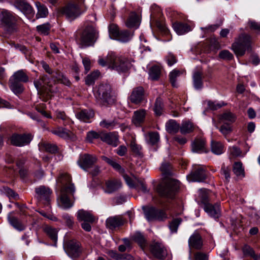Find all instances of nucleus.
<instances>
[{"label":"nucleus","instance_id":"f257e3e1","mask_svg":"<svg viewBox=\"0 0 260 260\" xmlns=\"http://www.w3.org/2000/svg\"><path fill=\"white\" fill-rule=\"evenodd\" d=\"M98 62L102 67L109 66L119 73L127 71L132 66L127 59L118 57L113 52L109 53L106 57H100Z\"/></svg>","mask_w":260,"mask_h":260},{"label":"nucleus","instance_id":"f03ea898","mask_svg":"<svg viewBox=\"0 0 260 260\" xmlns=\"http://www.w3.org/2000/svg\"><path fill=\"white\" fill-rule=\"evenodd\" d=\"M77 41L80 48L93 46L99 37V32L92 24H87L78 31Z\"/></svg>","mask_w":260,"mask_h":260},{"label":"nucleus","instance_id":"7ed1b4c3","mask_svg":"<svg viewBox=\"0 0 260 260\" xmlns=\"http://www.w3.org/2000/svg\"><path fill=\"white\" fill-rule=\"evenodd\" d=\"M84 1L85 0H75L74 3H69L60 8L58 10V13L64 15L67 19L74 20L86 10Z\"/></svg>","mask_w":260,"mask_h":260},{"label":"nucleus","instance_id":"20e7f679","mask_svg":"<svg viewBox=\"0 0 260 260\" xmlns=\"http://www.w3.org/2000/svg\"><path fill=\"white\" fill-rule=\"evenodd\" d=\"M154 189L160 195H175L181 192V183L177 180L170 179L157 184Z\"/></svg>","mask_w":260,"mask_h":260},{"label":"nucleus","instance_id":"39448f33","mask_svg":"<svg viewBox=\"0 0 260 260\" xmlns=\"http://www.w3.org/2000/svg\"><path fill=\"white\" fill-rule=\"evenodd\" d=\"M18 18L10 11L0 9V25L9 33L16 31L17 29Z\"/></svg>","mask_w":260,"mask_h":260},{"label":"nucleus","instance_id":"423d86ee","mask_svg":"<svg viewBox=\"0 0 260 260\" xmlns=\"http://www.w3.org/2000/svg\"><path fill=\"white\" fill-rule=\"evenodd\" d=\"M28 81V77L22 70H19L14 73L10 78L9 85L10 89L16 94L22 93L24 87L22 82L26 83Z\"/></svg>","mask_w":260,"mask_h":260},{"label":"nucleus","instance_id":"0eeeda50","mask_svg":"<svg viewBox=\"0 0 260 260\" xmlns=\"http://www.w3.org/2000/svg\"><path fill=\"white\" fill-rule=\"evenodd\" d=\"M251 37L245 34L240 35L233 43L231 49L237 57L244 55L246 50L250 49Z\"/></svg>","mask_w":260,"mask_h":260},{"label":"nucleus","instance_id":"6e6552de","mask_svg":"<svg viewBox=\"0 0 260 260\" xmlns=\"http://www.w3.org/2000/svg\"><path fill=\"white\" fill-rule=\"evenodd\" d=\"M111 86L109 84H101L98 88V103L104 106H108L114 103V99L111 95Z\"/></svg>","mask_w":260,"mask_h":260},{"label":"nucleus","instance_id":"1a4fd4ad","mask_svg":"<svg viewBox=\"0 0 260 260\" xmlns=\"http://www.w3.org/2000/svg\"><path fill=\"white\" fill-rule=\"evenodd\" d=\"M144 210L145 217L149 222L153 221H164L168 218L165 210L160 209L155 207L150 206Z\"/></svg>","mask_w":260,"mask_h":260},{"label":"nucleus","instance_id":"9d476101","mask_svg":"<svg viewBox=\"0 0 260 260\" xmlns=\"http://www.w3.org/2000/svg\"><path fill=\"white\" fill-rule=\"evenodd\" d=\"M198 204L203 205L204 211L211 217L218 218L220 215L219 206L220 204L217 203L214 205L209 203L208 196H200L198 199Z\"/></svg>","mask_w":260,"mask_h":260},{"label":"nucleus","instance_id":"9b49d317","mask_svg":"<svg viewBox=\"0 0 260 260\" xmlns=\"http://www.w3.org/2000/svg\"><path fill=\"white\" fill-rule=\"evenodd\" d=\"M32 137L30 134H13L9 138L11 144L17 147H22L29 144Z\"/></svg>","mask_w":260,"mask_h":260},{"label":"nucleus","instance_id":"f8f14e48","mask_svg":"<svg viewBox=\"0 0 260 260\" xmlns=\"http://www.w3.org/2000/svg\"><path fill=\"white\" fill-rule=\"evenodd\" d=\"M64 249L67 254L72 258L79 257L82 251L80 243L75 240L67 242Z\"/></svg>","mask_w":260,"mask_h":260},{"label":"nucleus","instance_id":"ddd939ff","mask_svg":"<svg viewBox=\"0 0 260 260\" xmlns=\"http://www.w3.org/2000/svg\"><path fill=\"white\" fill-rule=\"evenodd\" d=\"M96 161L97 158L95 155L85 153L80 155L77 163L84 171H88V170L92 168Z\"/></svg>","mask_w":260,"mask_h":260},{"label":"nucleus","instance_id":"4468645a","mask_svg":"<svg viewBox=\"0 0 260 260\" xmlns=\"http://www.w3.org/2000/svg\"><path fill=\"white\" fill-rule=\"evenodd\" d=\"M186 177L189 181H204L206 178V170L203 166H196Z\"/></svg>","mask_w":260,"mask_h":260},{"label":"nucleus","instance_id":"2eb2a0df","mask_svg":"<svg viewBox=\"0 0 260 260\" xmlns=\"http://www.w3.org/2000/svg\"><path fill=\"white\" fill-rule=\"evenodd\" d=\"M14 7L26 16H33L35 11L32 7L26 0H14Z\"/></svg>","mask_w":260,"mask_h":260},{"label":"nucleus","instance_id":"dca6fc26","mask_svg":"<svg viewBox=\"0 0 260 260\" xmlns=\"http://www.w3.org/2000/svg\"><path fill=\"white\" fill-rule=\"evenodd\" d=\"M145 99V91L143 87L138 86L134 88L129 96V101L136 105L141 104Z\"/></svg>","mask_w":260,"mask_h":260},{"label":"nucleus","instance_id":"f3484780","mask_svg":"<svg viewBox=\"0 0 260 260\" xmlns=\"http://www.w3.org/2000/svg\"><path fill=\"white\" fill-rule=\"evenodd\" d=\"M191 150L195 153H207L209 150L206 145V140L203 138H196L191 144Z\"/></svg>","mask_w":260,"mask_h":260},{"label":"nucleus","instance_id":"a211bd4d","mask_svg":"<svg viewBox=\"0 0 260 260\" xmlns=\"http://www.w3.org/2000/svg\"><path fill=\"white\" fill-rule=\"evenodd\" d=\"M51 133L64 140L74 141L76 139L75 135L70 130L62 127H58L51 130Z\"/></svg>","mask_w":260,"mask_h":260},{"label":"nucleus","instance_id":"6ab92c4d","mask_svg":"<svg viewBox=\"0 0 260 260\" xmlns=\"http://www.w3.org/2000/svg\"><path fill=\"white\" fill-rule=\"evenodd\" d=\"M150 251L152 254L158 259H164L167 255L166 251L164 247L157 242L154 243L151 245Z\"/></svg>","mask_w":260,"mask_h":260},{"label":"nucleus","instance_id":"aec40b11","mask_svg":"<svg viewBox=\"0 0 260 260\" xmlns=\"http://www.w3.org/2000/svg\"><path fill=\"white\" fill-rule=\"evenodd\" d=\"M188 245L190 248L200 250L203 246V241L201 235L194 232L188 239Z\"/></svg>","mask_w":260,"mask_h":260},{"label":"nucleus","instance_id":"412c9836","mask_svg":"<svg viewBox=\"0 0 260 260\" xmlns=\"http://www.w3.org/2000/svg\"><path fill=\"white\" fill-rule=\"evenodd\" d=\"M147 111L141 109L134 111L132 122L136 126H141L145 121Z\"/></svg>","mask_w":260,"mask_h":260},{"label":"nucleus","instance_id":"4be33fe9","mask_svg":"<svg viewBox=\"0 0 260 260\" xmlns=\"http://www.w3.org/2000/svg\"><path fill=\"white\" fill-rule=\"evenodd\" d=\"M124 223V220L120 216L110 217L106 221L107 228L112 230L122 225Z\"/></svg>","mask_w":260,"mask_h":260},{"label":"nucleus","instance_id":"5701e85b","mask_svg":"<svg viewBox=\"0 0 260 260\" xmlns=\"http://www.w3.org/2000/svg\"><path fill=\"white\" fill-rule=\"evenodd\" d=\"M173 28L179 35H184L191 30L189 25L186 23L176 21L173 23Z\"/></svg>","mask_w":260,"mask_h":260},{"label":"nucleus","instance_id":"b1692460","mask_svg":"<svg viewBox=\"0 0 260 260\" xmlns=\"http://www.w3.org/2000/svg\"><path fill=\"white\" fill-rule=\"evenodd\" d=\"M94 116V112L91 110L88 109L82 110L76 114V116L78 119L85 122H89L90 120Z\"/></svg>","mask_w":260,"mask_h":260},{"label":"nucleus","instance_id":"393cba45","mask_svg":"<svg viewBox=\"0 0 260 260\" xmlns=\"http://www.w3.org/2000/svg\"><path fill=\"white\" fill-rule=\"evenodd\" d=\"M77 218L78 221H83L88 222H94L95 217L88 211L83 209L79 210L77 213Z\"/></svg>","mask_w":260,"mask_h":260},{"label":"nucleus","instance_id":"a878e982","mask_svg":"<svg viewBox=\"0 0 260 260\" xmlns=\"http://www.w3.org/2000/svg\"><path fill=\"white\" fill-rule=\"evenodd\" d=\"M101 140L109 145L116 147L117 145L118 138L116 135L113 133H102L101 136Z\"/></svg>","mask_w":260,"mask_h":260},{"label":"nucleus","instance_id":"bb28decb","mask_svg":"<svg viewBox=\"0 0 260 260\" xmlns=\"http://www.w3.org/2000/svg\"><path fill=\"white\" fill-rule=\"evenodd\" d=\"M173 196H155L153 198L154 203L163 207L166 210H168L169 204L172 202Z\"/></svg>","mask_w":260,"mask_h":260},{"label":"nucleus","instance_id":"cd10ccee","mask_svg":"<svg viewBox=\"0 0 260 260\" xmlns=\"http://www.w3.org/2000/svg\"><path fill=\"white\" fill-rule=\"evenodd\" d=\"M8 220L10 224L16 230L21 231L24 230V226L18 220V219L13 215V213H9L8 215Z\"/></svg>","mask_w":260,"mask_h":260},{"label":"nucleus","instance_id":"c85d7f7f","mask_svg":"<svg viewBox=\"0 0 260 260\" xmlns=\"http://www.w3.org/2000/svg\"><path fill=\"white\" fill-rule=\"evenodd\" d=\"M140 22L138 15L134 12H131L125 22L126 26L129 28H137Z\"/></svg>","mask_w":260,"mask_h":260},{"label":"nucleus","instance_id":"c756f323","mask_svg":"<svg viewBox=\"0 0 260 260\" xmlns=\"http://www.w3.org/2000/svg\"><path fill=\"white\" fill-rule=\"evenodd\" d=\"M51 75L54 83L56 82H60L67 86H69L71 84L69 80L59 71H53V73L51 74Z\"/></svg>","mask_w":260,"mask_h":260},{"label":"nucleus","instance_id":"7c9ffc66","mask_svg":"<svg viewBox=\"0 0 260 260\" xmlns=\"http://www.w3.org/2000/svg\"><path fill=\"white\" fill-rule=\"evenodd\" d=\"M219 121L222 123H230L232 125L236 120V116L230 111H226L220 115Z\"/></svg>","mask_w":260,"mask_h":260},{"label":"nucleus","instance_id":"2f4dec72","mask_svg":"<svg viewBox=\"0 0 260 260\" xmlns=\"http://www.w3.org/2000/svg\"><path fill=\"white\" fill-rule=\"evenodd\" d=\"M121 186V183L118 180H109L106 182L105 191L108 193H111L119 189Z\"/></svg>","mask_w":260,"mask_h":260},{"label":"nucleus","instance_id":"473e14b6","mask_svg":"<svg viewBox=\"0 0 260 260\" xmlns=\"http://www.w3.org/2000/svg\"><path fill=\"white\" fill-rule=\"evenodd\" d=\"M35 5L37 8V13L36 15V18L46 17L48 14V10L47 7L39 2H36Z\"/></svg>","mask_w":260,"mask_h":260},{"label":"nucleus","instance_id":"72a5a7b5","mask_svg":"<svg viewBox=\"0 0 260 260\" xmlns=\"http://www.w3.org/2000/svg\"><path fill=\"white\" fill-rule=\"evenodd\" d=\"M211 150L216 155H220L224 152L225 149L224 145L220 142L212 141Z\"/></svg>","mask_w":260,"mask_h":260},{"label":"nucleus","instance_id":"f704fd0d","mask_svg":"<svg viewBox=\"0 0 260 260\" xmlns=\"http://www.w3.org/2000/svg\"><path fill=\"white\" fill-rule=\"evenodd\" d=\"M57 200L59 205L63 209H69L73 205V201L69 196H58Z\"/></svg>","mask_w":260,"mask_h":260},{"label":"nucleus","instance_id":"c9c22d12","mask_svg":"<svg viewBox=\"0 0 260 260\" xmlns=\"http://www.w3.org/2000/svg\"><path fill=\"white\" fill-rule=\"evenodd\" d=\"M55 114L56 119L61 120L64 125H69L73 123L64 111L56 110L55 112Z\"/></svg>","mask_w":260,"mask_h":260},{"label":"nucleus","instance_id":"e433bc0d","mask_svg":"<svg viewBox=\"0 0 260 260\" xmlns=\"http://www.w3.org/2000/svg\"><path fill=\"white\" fill-rule=\"evenodd\" d=\"M71 182H72V177L70 175L66 173H60L57 179V183L60 188Z\"/></svg>","mask_w":260,"mask_h":260},{"label":"nucleus","instance_id":"4c0bfd02","mask_svg":"<svg viewBox=\"0 0 260 260\" xmlns=\"http://www.w3.org/2000/svg\"><path fill=\"white\" fill-rule=\"evenodd\" d=\"M166 128L169 133L175 134L179 131V129H180V126L175 120H170L166 123Z\"/></svg>","mask_w":260,"mask_h":260},{"label":"nucleus","instance_id":"58836bf2","mask_svg":"<svg viewBox=\"0 0 260 260\" xmlns=\"http://www.w3.org/2000/svg\"><path fill=\"white\" fill-rule=\"evenodd\" d=\"M247 214L252 221L257 224L260 223V210L250 208L248 209Z\"/></svg>","mask_w":260,"mask_h":260},{"label":"nucleus","instance_id":"ea45409f","mask_svg":"<svg viewBox=\"0 0 260 260\" xmlns=\"http://www.w3.org/2000/svg\"><path fill=\"white\" fill-rule=\"evenodd\" d=\"M160 171L165 178L173 175L172 167L171 164L168 162H164L162 163L160 167Z\"/></svg>","mask_w":260,"mask_h":260},{"label":"nucleus","instance_id":"a19ab883","mask_svg":"<svg viewBox=\"0 0 260 260\" xmlns=\"http://www.w3.org/2000/svg\"><path fill=\"white\" fill-rule=\"evenodd\" d=\"M203 74L199 71L194 73L193 75V85L196 89H201L203 86Z\"/></svg>","mask_w":260,"mask_h":260},{"label":"nucleus","instance_id":"79ce46f5","mask_svg":"<svg viewBox=\"0 0 260 260\" xmlns=\"http://www.w3.org/2000/svg\"><path fill=\"white\" fill-rule=\"evenodd\" d=\"M35 87L38 90L41 89L45 85L50 86L49 79L47 76H43L41 78L34 81Z\"/></svg>","mask_w":260,"mask_h":260},{"label":"nucleus","instance_id":"37998d69","mask_svg":"<svg viewBox=\"0 0 260 260\" xmlns=\"http://www.w3.org/2000/svg\"><path fill=\"white\" fill-rule=\"evenodd\" d=\"M161 73V69L157 66L152 67L149 71V78L152 80H157Z\"/></svg>","mask_w":260,"mask_h":260},{"label":"nucleus","instance_id":"c03bdc74","mask_svg":"<svg viewBox=\"0 0 260 260\" xmlns=\"http://www.w3.org/2000/svg\"><path fill=\"white\" fill-rule=\"evenodd\" d=\"M75 187L72 182L60 187L61 195H73L75 192Z\"/></svg>","mask_w":260,"mask_h":260},{"label":"nucleus","instance_id":"a18cd8bd","mask_svg":"<svg viewBox=\"0 0 260 260\" xmlns=\"http://www.w3.org/2000/svg\"><path fill=\"white\" fill-rule=\"evenodd\" d=\"M193 130L194 125L192 123L189 121H184L180 126V132L182 134L190 133Z\"/></svg>","mask_w":260,"mask_h":260},{"label":"nucleus","instance_id":"49530a36","mask_svg":"<svg viewBox=\"0 0 260 260\" xmlns=\"http://www.w3.org/2000/svg\"><path fill=\"white\" fill-rule=\"evenodd\" d=\"M130 148L132 152L136 156L140 157H142L143 156V152L142 151V148L141 146L137 144L135 139H133L131 141L130 143Z\"/></svg>","mask_w":260,"mask_h":260},{"label":"nucleus","instance_id":"de8ad7c7","mask_svg":"<svg viewBox=\"0 0 260 260\" xmlns=\"http://www.w3.org/2000/svg\"><path fill=\"white\" fill-rule=\"evenodd\" d=\"M134 240L143 248L147 245L146 240L144 236L140 232H137L133 236Z\"/></svg>","mask_w":260,"mask_h":260},{"label":"nucleus","instance_id":"09e8293b","mask_svg":"<svg viewBox=\"0 0 260 260\" xmlns=\"http://www.w3.org/2000/svg\"><path fill=\"white\" fill-rule=\"evenodd\" d=\"M219 131L225 138H226L233 132V126L230 123H222Z\"/></svg>","mask_w":260,"mask_h":260},{"label":"nucleus","instance_id":"8fccbe9b","mask_svg":"<svg viewBox=\"0 0 260 260\" xmlns=\"http://www.w3.org/2000/svg\"><path fill=\"white\" fill-rule=\"evenodd\" d=\"M131 36L132 35L129 31L127 30H121L119 31L115 40L122 42H126L131 39Z\"/></svg>","mask_w":260,"mask_h":260},{"label":"nucleus","instance_id":"3c124183","mask_svg":"<svg viewBox=\"0 0 260 260\" xmlns=\"http://www.w3.org/2000/svg\"><path fill=\"white\" fill-rule=\"evenodd\" d=\"M40 148L42 150L51 153H54L57 151V147L56 145L45 142L41 144Z\"/></svg>","mask_w":260,"mask_h":260},{"label":"nucleus","instance_id":"603ef678","mask_svg":"<svg viewBox=\"0 0 260 260\" xmlns=\"http://www.w3.org/2000/svg\"><path fill=\"white\" fill-rule=\"evenodd\" d=\"M164 104L162 100L160 98H157L156 99L154 111L157 116H160L162 114L164 110Z\"/></svg>","mask_w":260,"mask_h":260},{"label":"nucleus","instance_id":"864d4df0","mask_svg":"<svg viewBox=\"0 0 260 260\" xmlns=\"http://www.w3.org/2000/svg\"><path fill=\"white\" fill-rule=\"evenodd\" d=\"M182 72L178 69H174L169 74L170 81L173 87H177L176 78L179 77Z\"/></svg>","mask_w":260,"mask_h":260},{"label":"nucleus","instance_id":"5fc2aeb1","mask_svg":"<svg viewBox=\"0 0 260 260\" xmlns=\"http://www.w3.org/2000/svg\"><path fill=\"white\" fill-rule=\"evenodd\" d=\"M108 30L110 38L113 39H115L117 37L120 31L118 25L114 23L109 24Z\"/></svg>","mask_w":260,"mask_h":260},{"label":"nucleus","instance_id":"6e6d98bb","mask_svg":"<svg viewBox=\"0 0 260 260\" xmlns=\"http://www.w3.org/2000/svg\"><path fill=\"white\" fill-rule=\"evenodd\" d=\"M233 172L237 176L244 177V170L241 162H235L233 165Z\"/></svg>","mask_w":260,"mask_h":260},{"label":"nucleus","instance_id":"4d7b16f0","mask_svg":"<svg viewBox=\"0 0 260 260\" xmlns=\"http://www.w3.org/2000/svg\"><path fill=\"white\" fill-rule=\"evenodd\" d=\"M100 76V72L98 71H94L87 75L85 79V83L88 85L93 84L95 80Z\"/></svg>","mask_w":260,"mask_h":260},{"label":"nucleus","instance_id":"13d9d810","mask_svg":"<svg viewBox=\"0 0 260 260\" xmlns=\"http://www.w3.org/2000/svg\"><path fill=\"white\" fill-rule=\"evenodd\" d=\"M182 222L181 218H176L173 219L169 224V229L172 233H176L178 228Z\"/></svg>","mask_w":260,"mask_h":260},{"label":"nucleus","instance_id":"bf43d9fd","mask_svg":"<svg viewBox=\"0 0 260 260\" xmlns=\"http://www.w3.org/2000/svg\"><path fill=\"white\" fill-rule=\"evenodd\" d=\"M35 192L38 195H50L52 193L49 187L44 185L36 188Z\"/></svg>","mask_w":260,"mask_h":260},{"label":"nucleus","instance_id":"052dcab7","mask_svg":"<svg viewBox=\"0 0 260 260\" xmlns=\"http://www.w3.org/2000/svg\"><path fill=\"white\" fill-rule=\"evenodd\" d=\"M45 232L48 236L56 244L57 240V231L51 227H47Z\"/></svg>","mask_w":260,"mask_h":260},{"label":"nucleus","instance_id":"680f3d73","mask_svg":"<svg viewBox=\"0 0 260 260\" xmlns=\"http://www.w3.org/2000/svg\"><path fill=\"white\" fill-rule=\"evenodd\" d=\"M62 219L66 226L71 229L74 224L73 217L68 213H64L61 216Z\"/></svg>","mask_w":260,"mask_h":260},{"label":"nucleus","instance_id":"e2e57ef3","mask_svg":"<svg viewBox=\"0 0 260 260\" xmlns=\"http://www.w3.org/2000/svg\"><path fill=\"white\" fill-rule=\"evenodd\" d=\"M110 257L109 260H124V254L118 253L117 251L110 250L107 252Z\"/></svg>","mask_w":260,"mask_h":260},{"label":"nucleus","instance_id":"0e129e2a","mask_svg":"<svg viewBox=\"0 0 260 260\" xmlns=\"http://www.w3.org/2000/svg\"><path fill=\"white\" fill-rule=\"evenodd\" d=\"M117 124V123L114 121H108L106 119L102 120L100 123V125L104 128L112 129Z\"/></svg>","mask_w":260,"mask_h":260},{"label":"nucleus","instance_id":"69168bd1","mask_svg":"<svg viewBox=\"0 0 260 260\" xmlns=\"http://www.w3.org/2000/svg\"><path fill=\"white\" fill-rule=\"evenodd\" d=\"M102 133H96L94 131H90L87 133L86 135V140L92 143L94 139H101V136Z\"/></svg>","mask_w":260,"mask_h":260},{"label":"nucleus","instance_id":"338daca9","mask_svg":"<svg viewBox=\"0 0 260 260\" xmlns=\"http://www.w3.org/2000/svg\"><path fill=\"white\" fill-rule=\"evenodd\" d=\"M229 151L230 152V156L232 157L240 156L242 154V151L241 149L235 146L230 147Z\"/></svg>","mask_w":260,"mask_h":260},{"label":"nucleus","instance_id":"774afa93","mask_svg":"<svg viewBox=\"0 0 260 260\" xmlns=\"http://www.w3.org/2000/svg\"><path fill=\"white\" fill-rule=\"evenodd\" d=\"M218 56L221 59L226 60H231L234 58L233 55L227 50L221 51Z\"/></svg>","mask_w":260,"mask_h":260}]
</instances>
